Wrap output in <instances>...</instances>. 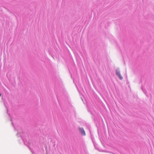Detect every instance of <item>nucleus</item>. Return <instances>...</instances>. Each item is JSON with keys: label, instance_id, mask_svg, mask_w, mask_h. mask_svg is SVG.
<instances>
[{"label": "nucleus", "instance_id": "4", "mask_svg": "<svg viewBox=\"0 0 154 154\" xmlns=\"http://www.w3.org/2000/svg\"><path fill=\"white\" fill-rule=\"evenodd\" d=\"M1 96V94H0V97Z\"/></svg>", "mask_w": 154, "mask_h": 154}, {"label": "nucleus", "instance_id": "2", "mask_svg": "<svg viewBox=\"0 0 154 154\" xmlns=\"http://www.w3.org/2000/svg\"><path fill=\"white\" fill-rule=\"evenodd\" d=\"M116 74L117 76L121 74L120 72L117 70L116 71Z\"/></svg>", "mask_w": 154, "mask_h": 154}, {"label": "nucleus", "instance_id": "1", "mask_svg": "<svg viewBox=\"0 0 154 154\" xmlns=\"http://www.w3.org/2000/svg\"><path fill=\"white\" fill-rule=\"evenodd\" d=\"M79 131L81 133V134L83 135H85V132L83 128H80L79 129Z\"/></svg>", "mask_w": 154, "mask_h": 154}, {"label": "nucleus", "instance_id": "3", "mask_svg": "<svg viewBox=\"0 0 154 154\" xmlns=\"http://www.w3.org/2000/svg\"><path fill=\"white\" fill-rule=\"evenodd\" d=\"M119 77V79L121 80H122L123 79L121 75V74H120L119 75H118Z\"/></svg>", "mask_w": 154, "mask_h": 154}]
</instances>
